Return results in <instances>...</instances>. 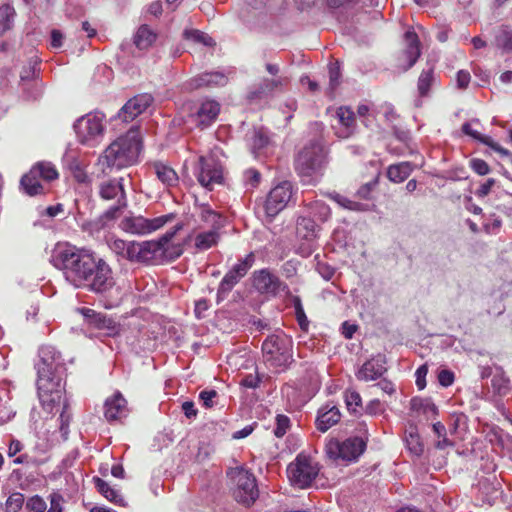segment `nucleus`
<instances>
[{
  "label": "nucleus",
  "mask_w": 512,
  "mask_h": 512,
  "mask_svg": "<svg viewBox=\"0 0 512 512\" xmlns=\"http://www.w3.org/2000/svg\"><path fill=\"white\" fill-rule=\"evenodd\" d=\"M471 123H479V120L478 119H472L471 122H465L463 125H462V131L464 134L472 137L473 139L485 144V145H490V137L488 136H484L482 135L481 133H479L478 131L472 129L471 127Z\"/></svg>",
  "instance_id": "nucleus-46"
},
{
  "label": "nucleus",
  "mask_w": 512,
  "mask_h": 512,
  "mask_svg": "<svg viewBox=\"0 0 512 512\" xmlns=\"http://www.w3.org/2000/svg\"><path fill=\"white\" fill-rule=\"evenodd\" d=\"M253 286L260 294L267 296H276L287 289V285L268 269L253 273Z\"/></svg>",
  "instance_id": "nucleus-18"
},
{
  "label": "nucleus",
  "mask_w": 512,
  "mask_h": 512,
  "mask_svg": "<svg viewBox=\"0 0 512 512\" xmlns=\"http://www.w3.org/2000/svg\"><path fill=\"white\" fill-rule=\"evenodd\" d=\"M414 168L415 166L407 161L393 164L388 167L387 176L392 182L401 183L410 176Z\"/></svg>",
  "instance_id": "nucleus-31"
},
{
  "label": "nucleus",
  "mask_w": 512,
  "mask_h": 512,
  "mask_svg": "<svg viewBox=\"0 0 512 512\" xmlns=\"http://www.w3.org/2000/svg\"><path fill=\"white\" fill-rule=\"evenodd\" d=\"M38 357L35 363L38 397L45 409L52 410L63 398L66 365L61 353L51 345L41 346Z\"/></svg>",
  "instance_id": "nucleus-1"
},
{
  "label": "nucleus",
  "mask_w": 512,
  "mask_h": 512,
  "mask_svg": "<svg viewBox=\"0 0 512 512\" xmlns=\"http://www.w3.org/2000/svg\"><path fill=\"white\" fill-rule=\"evenodd\" d=\"M107 244L110 250L115 253L118 257L132 262L133 254L135 252L134 246L135 241L126 242L122 239L110 237L107 239Z\"/></svg>",
  "instance_id": "nucleus-27"
},
{
  "label": "nucleus",
  "mask_w": 512,
  "mask_h": 512,
  "mask_svg": "<svg viewBox=\"0 0 512 512\" xmlns=\"http://www.w3.org/2000/svg\"><path fill=\"white\" fill-rule=\"evenodd\" d=\"M220 108V104L211 99L186 103L182 107V111L186 113L184 122L203 130L216 121Z\"/></svg>",
  "instance_id": "nucleus-7"
},
{
  "label": "nucleus",
  "mask_w": 512,
  "mask_h": 512,
  "mask_svg": "<svg viewBox=\"0 0 512 512\" xmlns=\"http://www.w3.org/2000/svg\"><path fill=\"white\" fill-rule=\"evenodd\" d=\"M244 178L246 183L250 184L251 187H256L260 182L261 175L255 169H248L244 173Z\"/></svg>",
  "instance_id": "nucleus-58"
},
{
  "label": "nucleus",
  "mask_w": 512,
  "mask_h": 512,
  "mask_svg": "<svg viewBox=\"0 0 512 512\" xmlns=\"http://www.w3.org/2000/svg\"><path fill=\"white\" fill-rule=\"evenodd\" d=\"M60 420V431L64 436L68 434V427L71 420V414L68 412V405L64 403L63 410L59 417Z\"/></svg>",
  "instance_id": "nucleus-54"
},
{
  "label": "nucleus",
  "mask_w": 512,
  "mask_h": 512,
  "mask_svg": "<svg viewBox=\"0 0 512 512\" xmlns=\"http://www.w3.org/2000/svg\"><path fill=\"white\" fill-rule=\"evenodd\" d=\"M153 103L151 94L143 93L136 95L127 101L118 113V117L124 122L134 120L138 115L146 111V109Z\"/></svg>",
  "instance_id": "nucleus-20"
},
{
  "label": "nucleus",
  "mask_w": 512,
  "mask_h": 512,
  "mask_svg": "<svg viewBox=\"0 0 512 512\" xmlns=\"http://www.w3.org/2000/svg\"><path fill=\"white\" fill-rule=\"evenodd\" d=\"M104 416L108 421L120 420L127 415V401L117 392L105 401Z\"/></svg>",
  "instance_id": "nucleus-21"
},
{
  "label": "nucleus",
  "mask_w": 512,
  "mask_h": 512,
  "mask_svg": "<svg viewBox=\"0 0 512 512\" xmlns=\"http://www.w3.org/2000/svg\"><path fill=\"white\" fill-rule=\"evenodd\" d=\"M220 240V230L206 229L197 225L185 238L184 243L193 249L194 253H202L215 247Z\"/></svg>",
  "instance_id": "nucleus-14"
},
{
  "label": "nucleus",
  "mask_w": 512,
  "mask_h": 512,
  "mask_svg": "<svg viewBox=\"0 0 512 512\" xmlns=\"http://www.w3.org/2000/svg\"><path fill=\"white\" fill-rule=\"evenodd\" d=\"M96 255L87 249L78 248L69 243H58L54 247L50 262L61 270L67 282L80 288L94 267Z\"/></svg>",
  "instance_id": "nucleus-2"
},
{
  "label": "nucleus",
  "mask_w": 512,
  "mask_h": 512,
  "mask_svg": "<svg viewBox=\"0 0 512 512\" xmlns=\"http://www.w3.org/2000/svg\"><path fill=\"white\" fill-rule=\"evenodd\" d=\"M141 151V139L135 130L113 141L99 156L97 166L104 176L135 164Z\"/></svg>",
  "instance_id": "nucleus-3"
},
{
  "label": "nucleus",
  "mask_w": 512,
  "mask_h": 512,
  "mask_svg": "<svg viewBox=\"0 0 512 512\" xmlns=\"http://www.w3.org/2000/svg\"><path fill=\"white\" fill-rule=\"evenodd\" d=\"M123 180L122 177L101 180L98 185L99 196L103 200H115L121 206H127Z\"/></svg>",
  "instance_id": "nucleus-19"
},
{
  "label": "nucleus",
  "mask_w": 512,
  "mask_h": 512,
  "mask_svg": "<svg viewBox=\"0 0 512 512\" xmlns=\"http://www.w3.org/2000/svg\"><path fill=\"white\" fill-rule=\"evenodd\" d=\"M428 373V367L427 365H421L415 372L416 376V385L417 387L422 390L426 386V376Z\"/></svg>",
  "instance_id": "nucleus-57"
},
{
  "label": "nucleus",
  "mask_w": 512,
  "mask_h": 512,
  "mask_svg": "<svg viewBox=\"0 0 512 512\" xmlns=\"http://www.w3.org/2000/svg\"><path fill=\"white\" fill-rule=\"evenodd\" d=\"M347 409L351 412H357L358 408L362 406V399L360 394L352 389H348L344 394Z\"/></svg>",
  "instance_id": "nucleus-45"
},
{
  "label": "nucleus",
  "mask_w": 512,
  "mask_h": 512,
  "mask_svg": "<svg viewBox=\"0 0 512 512\" xmlns=\"http://www.w3.org/2000/svg\"><path fill=\"white\" fill-rule=\"evenodd\" d=\"M227 475L233 483L235 500L247 506L253 504L259 496L254 475L242 466L230 468Z\"/></svg>",
  "instance_id": "nucleus-6"
},
{
  "label": "nucleus",
  "mask_w": 512,
  "mask_h": 512,
  "mask_svg": "<svg viewBox=\"0 0 512 512\" xmlns=\"http://www.w3.org/2000/svg\"><path fill=\"white\" fill-rule=\"evenodd\" d=\"M15 10L10 5L0 7V37L13 26Z\"/></svg>",
  "instance_id": "nucleus-42"
},
{
  "label": "nucleus",
  "mask_w": 512,
  "mask_h": 512,
  "mask_svg": "<svg viewBox=\"0 0 512 512\" xmlns=\"http://www.w3.org/2000/svg\"><path fill=\"white\" fill-rule=\"evenodd\" d=\"M24 504V495L22 493H13L6 500V512H18Z\"/></svg>",
  "instance_id": "nucleus-48"
},
{
  "label": "nucleus",
  "mask_w": 512,
  "mask_h": 512,
  "mask_svg": "<svg viewBox=\"0 0 512 512\" xmlns=\"http://www.w3.org/2000/svg\"><path fill=\"white\" fill-rule=\"evenodd\" d=\"M495 179L493 178H489L485 183H483L476 191H475V195L478 197V198H484L485 196H487L492 187L495 185Z\"/></svg>",
  "instance_id": "nucleus-60"
},
{
  "label": "nucleus",
  "mask_w": 512,
  "mask_h": 512,
  "mask_svg": "<svg viewBox=\"0 0 512 512\" xmlns=\"http://www.w3.org/2000/svg\"><path fill=\"white\" fill-rule=\"evenodd\" d=\"M472 169L479 175L483 176L490 172L489 165L482 159H472L470 161Z\"/></svg>",
  "instance_id": "nucleus-56"
},
{
  "label": "nucleus",
  "mask_w": 512,
  "mask_h": 512,
  "mask_svg": "<svg viewBox=\"0 0 512 512\" xmlns=\"http://www.w3.org/2000/svg\"><path fill=\"white\" fill-rule=\"evenodd\" d=\"M250 142L253 153L260 151L269 144L267 132L263 128L255 129L252 133Z\"/></svg>",
  "instance_id": "nucleus-44"
},
{
  "label": "nucleus",
  "mask_w": 512,
  "mask_h": 512,
  "mask_svg": "<svg viewBox=\"0 0 512 512\" xmlns=\"http://www.w3.org/2000/svg\"><path fill=\"white\" fill-rule=\"evenodd\" d=\"M157 34L146 24L141 25L134 35V44L140 50L148 49L156 40Z\"/></svg>",
  "instance_id": "nucleus-32"
},
{
  "label": "nucleus",
  "mask_w": 512,
  "mask_h": 512,
  "mask_svg": "<svg viewBox=\"0 0 512 512\" xmlns=\"http://www.w3.org/2000/svg\"><path fill=\"white\" fill-rule=\"evenodd\" d=\"M340 68L338 65L333 64L329 67V84L331 90H334L340 83Z\"/></svg>",
  "instance_id": "nucleus-55"
},
{
  "label": "nucleus",
  "mask_w": 512,
  "mask_h": 512,
  "mask_svg": "<svg viewBox=\"0 0 512 512\" xmlns=\"http://www.w3.org/2000/svg\"><path fill=\"white\" fill-rule=\"evenodd\" d=\"M198 218L206 229L220 230L222 228V216L214 211L208 204L198 206Z\"/></svg>",
  "instance_id": "nucleus-26"
},
{
  "label": "nucleus",
  "mask_w": 512,
  "mask_h": 512,
  "mask_svg": "<svg viewBox=\"0 0 512 512\" xmlns=\"http://www.w3.org/2000/svg\"><path fill=\"white\" fill-rule=\"evenodd\" d=\"M74 130L81 144L93 147L104 137V115L98 112L88 113L77 119Z\"/></svg>",
  "instance_id": "nucleus-9"
},
{
  "label": "nucleus",
  "mask_w": 512,
  "mask_h": 512,
  "mask_svg": "<svg viewBox=\"0 0 512 512\" xmlns=\"http://www.w3.org/2000/svg\"><path fill=\"white\" fill-rule=\"evenodd\" d=\"M438 381L444 387L450 386L454 382L453 372L446 369L441 370L438 374Z\"/></svg>",
  "instance_id": "nucleus-61"
},
{
  "label": "nucleus",
  "mask_w": 512,
  "mask_h": 512,
  "mask_svg": "<svg viewBox=\"0 0 512 512\" xmlns=\"http://www.w3.org/2000/svg\"><path fill=\"white\" fill-rule=\"evenodd\" d=\"M186 35L188 38H191L193 41L202 43L205 46L212 47L215 45V41L213 40V38L204 32H201L198 30H192L190 32H186Z\"/></svg>",
  "instance_id": "nucleus-52"
},
{
  "label": "nucleus",
  "mask_w": 512,
  "mask_h": 512,
  "mask_svg": "<svg viewBox=\"0 0 512 512\" xmlns=\"http://www.w3.org/2000/svg\"><path fill=\"white\" fill-rule=\"evenodd\" d=\"M288 78L278 76L276 78L263 79L254 90L249 92L250 99L263 98L272 95L275 91L282 90L287 85Z\"/></svg>",
  "instance_id": "nucleus-22"
},
{
  "label": "nucleus",
  "mask_w": 512,
  "mask_h": 512,
  "mask_svg": "<svg viewBox=\"0 0 512 512\" xmlns=\"http://www.w3.org/2000/svg\"><path fill=\"white\" fill-rule=\"evenodd\" d=\"M157 178L167 187L175 186L178 183V175L173 168L162 163L155 162L152 165Z\"/></svg>",
  "instance_id": "nucleus-30"
},
{
  "label": "nucleus",
  "mask_w": 512,
  "mask_h": 512,
  "mask_svg": "<svg viewBox=\"0 0 512 512\" xmlns=\"http://www.w3.org/2000/svg\"><path fill=\"white\" fill-rule=\"evenodd\" d=\"M197 179L203 187L212 190L223 181L222 165L212 156L200 157Z\"/></svg>",
  "instance_id": "nucleus-16"
},
{
  "label": "nucleus",
  "mask_w": 512,
  "mask_h": 512,
  "mask_svg": "<svg viewBox=\"0 0 512 512\" xmlns=\"http://www.w3.org/2000/svg\"><path fill=\"white\" fill-rule=\"evenodd\" d=\"M94 265L80 288L95 293H105L115 284L112 270L106 261L97 256L94 259Z\"/></svg>",
  "instance_id": "nucleus-12"
},
{
  "label": "nucleus",
  "mask_w": 512,
  "mask_h": 512,
  "mask_svg": "<svg viewBox=\"0 0 512 512\" xmlns=\"http://www.w3.org/2000/svg\"><path fill=\"white\" fill-rule=\"evenodd\" d=\"M386 372L384 361L381 358L367 360L357 371L356 377L361 381H373Z\"/></svg>",
  "instance_id": "nucleus-23"
},
{
  "label": "nucleus",
  "mask_w": 512,
  "mask_h": 512,
  "mask_svg": "<svg viewBox=\"0 0 512 512\" xmlns=\"http://www.w3.org/2000/svg\"><path fill=\"white\" fill-rule=\"evenodd\" d=\"M290 428V419L286 415L278 414L276 416V427L274 434L276 437H283Z\"/></svg>",
  "instance_id": "nucleus-51"
},
{
  "label": "nucleus",
  "mask_w": 512,
  "mask_h": 512,
  "mask_svg": "<svg viewBox=\"0 0 512 512\" xmlns=\"http://www.w3.org/2000/svg\"><path fill=\"white\" fill-rule=\"evenodd\" d=\"M367 437L353 436L344 440L330 439L326 444V453L330 459L343 462L356 461L365 451Z\"/></svg>",
  "instance_id": "nucleus-10"
},
{
  "label": "nucleus",
  "mask_w": 512,
  "mask_h": 512,
  "mask_svg": "<svg viewBox=\"0 0 512 512\" xmlns=\"http://www.w3.org/2000/svg\"><path fill=\"white\" fill-rule=\"evenodd\" d=\"M296 230L300 237L310 241L317 237L319 226L317 221L307 214L298 218Z\"/></svg>",
  "instance_id": "nucleus-28"
},
{
  "label": "nucleus",
  "mask_w": 512,
  "mask_h": 512,
  "mask_svg": "<svg viewBox=\"0 0 512 512\" xmlns=\"http://www.w3.org/2000/svg\"><path fill=\"white\" fill-rule=\"evenodd\" d=\"M255 256L249 253L235 264L223 277L218 287V300L223 299L253 266Z\"/></svg>",
  "instance_id": "nucleus-15"
},
{
  "label": "nucleus",
  "mask_w": 512,
  "mask_h": 512,
  "mask_svg": "<svg viewBox=\"0 0 512 512\" xmlns=\"http://www.w3.org/2000/svg\"><path fill=\"white\" fill-rule=\"evenodd\" d=\"M292 303H293V307L295 309L296 319H297L300 327L303 330H306L307 327H308L309 322H308V319H307L306 314L304 312V309H303L300 297L294 296L293 299H292Z\"/></svg>",
  "instance_id": "nucleus-47"
},
{
  "label": "nucleus",
  "mask_w": 512,
  "mask_h": 512,
  "mask_svg": "<svg viewBox=\"0 0 512 512\" xmlns=\"http://www.w3.org/2000/svg\"><path fill=\"white\" fill-rule=\"evenodd\" d=\"M365 411L369 415H377L383 413L384 407L378 399H374L366 405Z\"/></svg>",
  "instance_id": "nucleus-59"
},
{
  "label": "nucleus",
  "mask_w": 512,
  "mask_h": 512,
  "mask_svg": "<svg viewBox=\"0 0 512 512\" xmlns=\"http://www.w3.org/2000/svg\"><path fill=\"white\" fill-rule=\"evenodd\" d=\"M329 198L337 203L340 207L355 212H365L369 210V205L358 201L351 200L337 192L329 193Z\"/></svg>",
  "instance_id": "nucleus-34"
},
{
  "label": "nucleus",
  "mask_w": 512,
  "mask_h": 512,
  "mask_svg": "<svg viewBox=\"0 0 512 512\" xmlns=\"http://www.w3.org/2000/svg\"><path fill=\"white\" fill-rule=\"evenodd\" d=\"M411 410L416 412H422L423 414L429 416L437 414V407L435 404L429 399H423L419 397H414L410 401Z\"/></svg>",
  "instance_id": "nucleus-41"
},
{
  "label": "nucleus",
  "mask_w": 512,
  "mask_h": 512,
  "mask_svg": "<svg viewBox=\"0 0 512 512\" xmlns=\"http://www.w3.org/2000/svg\"><path fill=\"white\" fill-rule=\"evenodd\" d=\"M341 414L337 406L327 404L318 411L316 426L321 432H326L340 420Z\"/></svg>",
  "instance_id": "nucleus-24"
},
{
  "label": "nucleus",
  "mask_w": 512,
  "mask_h": 512,
  "mask_svg": "<svg viewBox=\"0 0 512 512\" xmlns=\"http://www.w3.org/2000/svg\"><path fill=\"white\" fill-rule=\"evenodd\" d=\"M227 82V78L223 73L220 72H209L202 73L194 78H192L188 85L191 89H198L201 87H211V86H223Z\"/></svg>",
  "instance_id": "nucleus-25"
},
{
  "label": "nucleus",
  "mask_w": 512,
  "mask_h": 512,
  "mask_svg": "<svg viewBox=\"0 0 512 512\" xmlns=\"http://www.w3.org/2000/svg\"><path fill=\"white\" fill-rule=\"evenodd\" d=\"M308 215L317 222H325L331 216L330 207L323 201H314L308 205Z\"/></svg>",
  "instance_id": "nucleus-35"
},
{
  "label": "nucleus",
  "mask_w": 512,
  "mask_h": 512,
  "mask_svg": "<svg viewBox=\"0 0 512 512\" xmlns=\"http://www.w3.org/2000/svg\"><path fill=\"white\" fill-rule=\"evenodd\" d=\"M291 196L292 184L288 181H283L272 188L265 202V212L267 216H276L285 208Z\"/></svg>",
  "instance_id": "nucleus-17"
},
{
  "label": "nucleus",
  "mask_w": 512,
  "mask_h": 512,
  "mask_svg": "<svg viewBox=\"0 0 512 512\" xmlns=\"http://www.w3.org/2000/svg\"><path fill=\"white\" fill-rule=\"evenodd\" d=\"M470 79V74L467 71L460 70L457 73V86L461 89L467 88L470 83Z\"/></svg>",
  "instance_id": "nucleus-64"
},
{
  "label": "nucleus",
  "mask_w": 512,
  "mask_h": 512,
  "mask_svg": "<svg viewBox=\"0 0 512 512\" xmlns=\"http://www.w3.org/2000/svg\"><path fill=\"white\" fill-rule=\"evenodd\" d=\"M184 228L182 222L176 223L157 240L135 242L132 262L157 264L168 258V244Z\"/></svg>",
  "instance_id": "nucleus-4"
},
{
  "label": "nucleus",
  "mask_w": 512,
  "mask_h": 512,
  "mask_svg": "<svg viewBox=\"0 0 512 512\" xmlns=\"http://www.w3.org/2000/svg\"><path fill=\"white\" fill-rule=\"evenodd\" d=\"M39 179L38 175L33 173V169L21 178L20 185L27 195L35 196L43 193L44 188Z\"/></svg>",
  "instance_id": "nucleus-33"
},
{
  "label": "nucleus",
  "mask_w": 512,
  "mask_h": 512,
  "mask_svg": "<svg viewBox=\"0 0 512 512\" xmlns=\"http://www.w3.org/2000/svg\"><path fill=\"white\" fill-rule=\"evenodd\" d=\"M62 497L59 494L53 493L50 495V508L48 512H63L61 505Z\"/></svg>",
  "instance_id": "nucleus-62"
},
{
  "label": "nucleus",
  "mask_w": 512,
  "mask_h": 512,
  "mask_svg": "<svg viewBox=\"0 0 512 512\" xmlns=\"http://www.w3.org/2000/svg\"><path fill=\"white\" fill-rule=\"evenodd\" d=\"M25 507L28 512H45L47 504L41 496L34 495L26 501Z\"/></svg>",
  "instance_id": "nucleus-49"
},
{
  "label": "nucleus",
  "mask_w": 512,
  "mask_h": 512,
  "mask_svg": "<svg viewBox=\"0 0 512 512\" xmlns=\"http://www.w3.org/2000/svg\"><path fill=\"white\" fill-rule=\"evenodd\" d=\"M64 35L60 30L54 29L51 31V47L58 49L62 47Z\"/></svg>",
  "instance_id": "nucleus-63"
},
{
  "label": "nucleus",
  "mask_w": 512,
  "mask_h": 512,
  "mask_svg": "<svg viewBox=\"0 0 512 512\" xmlns=\"http://www.w3.org/2000/svg\"><path fill=\"white\" fill-rule=\"evenodd\" d=\"M434 82V67L429 66L428 68L423 69L417 82V89L420 96H427L429 94V89L434 84Z\"/></svg>",
  "instance_id": "nucleus-38"
},
{
  "label": "nucleus",
  "mask_w": 512,
  "mask_h": 512,
  "mask_svg": "<svg viewBox=\"0 0 512 512\" xmlns=\"http://www.w3.org/2000/svg\"><path fill=\"white\" fill-rule=\"evenodd\" d=\"M218 396V393L214 389L203 390L199 394V399L203 402V405L207 408H211L215 405L214 399Z\"/></svg>",
  "instance_id": "nucleus-53"
},
{
  "label": "nucleus",
  "mask_w": 512,
  "mask_h": 512,
  "mask_svg": "<svg viewBox=\"0 0 512 512\" xmlns=\"http://www.w3.org/2000/svg\"><path fill=\"white\" fill-rule=\"evenodd\" d=\"M326 163V150L318 141H311L298 153L295 169L302 176H311L322 170Z\"/></svg>",
  "instance_id": "nucleus-8"
},
{
  "label": "nucleus",
  "mask_w": 512,
  "mask_h": 512,
  "mask_svg": "<svg viewBox=\"0 0 512 512\" xmlns=\"http://www.w3.org/2000/svg\"><path fill=\"white\" fill-rule=\"evenodd\" d=\"M495 45L504 53L512 52V30L501 26L495 31Z\"/></svg>",
  "instance_id": "nucleus-37"
},
{
  "label": "nucleus",
  "mask_w": 512,
  "mask_h": 512,
  "mask_svg": "<svg viewBox=\"0 0 512 512\" xmlns=\"http://www.w3.org/2000/svg\"><path fill=\"white\" fill-rule=\"evenodd\" d=\"M318 473V464L303 454H299L287 467L289 481L293 486L301 489L310 487Z\"/></svg>",
  "instance_id": "nucleus-11"
},
{
  "label": "nucleus",
  "mask_w": 512,
  "mask_h": 512,
  "mask_svg": "<svg viewBox=\"0 0 512 512\" xmlns=\"http://www.w3.org/2000/svg\"><path fill=\"white\" fill-rule=\"evenodd\" d=\"M125 207L126 206H121L119 203H116V205L110 207L97 220H95L92 223L93 229L96 231L104 229L109 222L119 217L121 210L124 209Z\"/></svg>",
  "instance_id": "nucleus-36"
},
{
  "label": "nucleus",
  "mask_w": 512,
  "mask_h": 512,
  "mask_svg": "<svg viewBox=\"0 0 512 512\" xmlns=\"http://www.w3.org/2000/svg\"><path fill=\"white\" fill-rule=\"evenodd\" d=\"M31 169H33V173H36L43 180L51 181L58 178V172L50 162H39Z\"/></svg>",
  "instance_id": "nucleus-43"
},
{
  "label": "nucleus",
  "mask_w": 512,
  "mask_h": 512,
  "mask_svg": "<svg viewBox=\"0 0 512 512\" xmlns=\"http://www.w3.org/2000/svg\"><path fill=\"white\" fill-rule=\"evenodd\" d=\"M96 487L98 491L109 501L114 502L115 504L124 505V500L122 496L118 493L117 490L112 488L106 481L96 478L95 479Z\"/></svg>",
  "instance_id": "nucleus-40"
},
{
  "label": "nucleus",
  "mask_w": 512,
  "mask_h": 512,
  "mask_svg": "<svg viewBox=\"0 0 512 512\" xmlns=\"http://www.w3.org/2000/svg\"><path fill=\"white\" fill-rule=\"evenodd\" d=\"M337 117L339 122L344 126L345 131L343 132V137H348L355 126V115L354 112L348 107H340L337 110Z\"/></svg>",
  "instance_id": "nucleus-39"
},
{
  "label": "nucleus",
  "mask_w": 512,
  "mask_h": 512,
  "mask_svg": "<svg viewBox=\"0 0 512 512\" xmlns=\"http://www.w3.org/2000/svg\"><path fill=\"white\" fill-rule=\"evenodd\" d=\"M406 444L409 451L414 455L419 456L423 453V444L418 434L410 432L406 437Z\"/></svg>",
  "instance_id": "nucleus-50"
},
{
  "label": "nucleus",
  "mask_w": 512,
  "mask_h": 512,
  "mask_svg": "<svg viewBox=\"0 0 512 512\" xmlns=\"http://www.w3.org/2000/svg\"><path fill=\"white\" fill-rule=\"evenodd\" d=\"M293 342L283 331L269 335L262 344L265 362L276 369L285 370L293 361Z\"/></svg>",
  "instance_id": "nucleus-5"
},
{
  "label": "nucleus",
  "mask_w": 512,
  "mask_h": 512,
  "mask_svg": "<svg viewBox=\"0 0 512 512\" xmlns=\"http://www.w3.org/2000/svg\"><path fill=\"white\" fill-rule=\"evenodd\" d=\"M405 41L407 48L405 50V56L408 61L406 70L414 66L420 56L419 39L414 31H407L405 33Z\"/></svg>",
  "instance_id": "nucleus-29"
},
{
  "label": "nucleus",
  "mask_w": 512,
  "mask_h": 512,
  "mask_svg": "<svg viewBox=\"0 0 512 512\" xmlns=\"http://www.w3.org/2000/svg\"><path fill=\"white\" fill-rule=\"evenodd\" d=\"M175 217L176 215L174 213L161 215L152 219L143 216H131L124 218L121 221L120 227L123 231L130 234L145 235L157 231L166 224L173 222Z\"/></svg>",
  "instance_id": "nucleus-13"
}]
</instances>
